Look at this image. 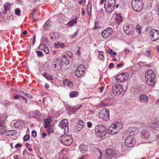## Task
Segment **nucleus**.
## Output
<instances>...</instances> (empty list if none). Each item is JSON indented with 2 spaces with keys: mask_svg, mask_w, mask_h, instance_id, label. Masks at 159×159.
<instances>
[{
  "mask_svg": "<svg viewBox=\"0 0 159 159\" xmlns=\"http://www.w3.org/2000/svg\"><path fill=\"white\" fill-rule=\"evenodd\" d=\"M95 131L96 135L99 138L105 137L107 132L106 127L102 125L96 126L95 128Z\"/></svg>",
  "mask_w": 159,
  "mask_h": 159,
  "instance_id": "obj_1",
  "label": "nucleus"
},
{
  "mask_svg": "<svg viewBox=\"0 0 159 159\" xmlns=\"http://www.w3.org/2000/svg\"><path fill=\"white\" fill-rule=\"evenodd\" d=\"M122 128V125L121 123L120 122H117L111 124L107 131L110 134H115L118 133Z\"/></svg>",
  "mask_w": 159,
  "mask_h": 159,
  "instance_id": "obj_2",
  "label": "nucleus"
},
{
  "mask_svg": "<svg viewBox=\"0 0 159 159\" xmlns=\"http://www.w3.org/2000/svg\"><path fill=\"white\" fill-rule=\"evenodd\" d=\"M115 5V0H106L104 5L105 11L107 13H111L114 9Z\"/></svg>",
  "mask_w": 159,
  "mask_h": 159,
  "instance_id": "obj_3",
  "label": "nucleus"
},
{
  "mask_svg": "<svg viewBox=\"0 0 159 159\" xmlns=\"http://www.w3.org/2000/svg\"><path fill=\"white\" fill-rule=\"evenodd\" d=\"M58 140L62 144L66 146L70 145L73 141L71 136L67 134L62 135L59 138Z\"/></svg>",
  "mask_w": 159,
  "mask_h": 159,
  "instance_id": "obj_4",
  "label": "nucleus"
},
{
  "mask_svg": "<svg viewBox=\"0 0 159 159\" xmlns=\"http://www.w3.org/2000/svg\"><path fill=\"white\" fill-rule=\"evenodd\" d=\"M132 5L134 10L136 11L140 12L143 9V3L142 0H133Z\"/></svg>",
  "mask_w": 159,
  "mask_h": 159,
  "instance_id": "obj_5",
  "label": "nucleus"
},
{
  "mask_svg": "<svg viewBox=\"0 0 159 159\" xmlns=\"http://www.w3.org/2000/svg\"><path fill=\"white\" fill-rule=\"evenodd\" d=\"M135 26L132 24L128 23H125L123 26V30L125 34L128 35H131L134 34Z\"/></svg>",
  "mask_w": 159,
  "mask_h": 159,
  "instance_id": "obj_6",
  "label": "nucleus"
},
{
  "mask_svg": "<svg viewBox=\"0 0 159 159\" xmlns=\"http://www.w3.org/2000/svg\"><path fill=\"white\" fill-rule=\"evenodd\" d=\"M99 116L104 120H109L110 119L109 110L107 108H104L100 110L99 112Z\"/></svg>",
  "mask_w": 159,
  "mask_h": 159,
  "instance_id": "obj_7",
  "label": "nucleus"
},
{
  "mask_svg": "<svg viewBox=\"0 0 159 159\" xmlns=\"http://www.w3.org/2000/svg\"><path fill=\"white\" fill-rule=\"evenodd\" d=\"M123 86L118 84L112 87V93L116 96H118L122 93L123 91Z\"/></svg>",
  "mask_w": 159,
  "mask_h": 159,
  "instance_id": "obj_8",
  "label": "nucleus"
},
{
  "mask_svg": "<svg viewBox=\"0 0 159 159\" xmlns=\"http://www.w3.org/2000/svg\"><path fill=\"white\" fill-rule=\"evenodd\" d=\"M125 143L128 147H131L135 145V140L132 136L129 135L125 139Z\"/></svg>",
  "mask_w": 159,
  "mask_h": 159,
  "instance_id": "obj_9",
  "label": "nucleus"
},
{
  "mask_svg": "<svg viewBox=\"0 0 159 159\" xmlns=\"http://www.w3.org/2000/svg\"><path fill=\"white\" fill-rule=\"evenodd\" d=\"M129 74L127 73H122L116 77V80L118 82H121L126 80L129 77Z\"/></svg>",
  "mask_w": 159,
  "mask_h": 159,
  "instance_id": "obj_10",
  "label": "nucleus"
},
{
  "mask_svg": "<svg viewBox=\"0 0 159 159\" xmlns=\"http://www.w3.org/2000/svg\"><path fill=\"white\" fill-rule=\"evenodd\" d=\"M59 126L64 130V133L66 134L68 131V122L66 119L62 120L58 125Z\"/></svg>",
  "mask_w": 159,
  "mask_h": 159,
  "instance_id": "obj_11",
  "label": "nucleus"
},
{
  "mask_svg": "<svg viewBox=\"0 0 159 159\" xmlns=\"http://www.w3.org/2000/svg\"><path fill=\"white\" fill-rule=\"evenodd\" d=\"M112 33V29L110 27L107 28L102 31L101 33V35L104 38L106 39L111 36Z\"/></svg>",
  "mask_w": 159,
  "mask_h": 159,
  "instance_id": "obj_12",
  "label": "nucleus"
},
{
  "mask_svg": "<svg viewBox=\"0 0 159 159\" xmlns=\"http://www.w3.org/2000/svg\"><path fill=\"white\" fill-rule=\"evenodd\" d=\"M85 70V67L83 65L79 66L75 71V75L78 77H80L83 74Z\"/></svg>",
  "mask_w": 159,
  "mask_h": 159,
  "instance_id": "obj_13",
  "label": "nucleus"
},
{
  "mask_svg": "<svg viewBox=\"0 0 159 159\" xmlns=\"http://www.w3.org/2000/svg\"><path fill=\"white\" fill-rule=\"evenodd\" d=\"M150 36L152 37V40L156 41L159 39V31L154 30H152L150 33Z\"/></svg>",
  "mask_w": 159,
  "mask_h": 159,
  "instance_id": "obj_14",
  "label": "nucleus"
},
{
  "mask_svg": "<svg viewBox=\"0 0 159 159\" xmlns=\"http://www.w3.org/2000/svg\"><path fill=\"white\" fill-rule=\"evenodd\" d=\"M106 156L109 158H112V157L116 155V153L112 149L110 148L107 149L106 151Z\"/></svg>",
  "mask_w": 159,
  "mask_h": 159,
  "instance_id": "obj_15",
  "label": "nucleus"
},
{
  "mask_svg": "<svg viewBox=\"0 0 159 159\" xmlns=\"http://www.w3.org/2000/svg\"><path fill=\"white\" fill-rule=\"evenodd\" d=\"M148 98L147 95L142 94L139 96V100L142 103H147L148 102Z\"/></svg>",
  "mask_w": 159,
  "mask_h": 159,
  "instance_id": "obj_16",
  "label": "nucleus"
},
{
  "mask_svg": "<svg viewBox=\"0 0 159 159\" xmlns=\"http://www.w3.org/2000/svg\"><path fill=\"white\" fill-rule=\"evenodd\" d=\"M150 127L154 129H157L159 128V121L156 120L151 122L149 124Z\"/></svg>",
  "mask_w": 159,
  "mask_h": 159,
  "instance_id": "obj_17",
  "label": "nucleus"
},
{
  "mask_svg": "<svg viewBox=\"0 0 159 159\" xmlns=\"http://www.w3.org/2000/svg\"><path fill=\"white\" fill-rule=\"evenodd\" d=\"M141 137L143 139H148L149 136V134L147 130L145 129L141 131L140 132Z\"/></svg>",
  "mask_w": 159,
  "mask_h": 159,
  "instance_id": "obj_18",
  "label": "nucleus"
},
{
  "mask_svg": "<svg viewBox=\"0 0 159 159\" xmlns=\"http://www.w3.org/2000/svg\"><path fill=\"white\" fill-rule=\"evenodd\" d=\"M52 68L54 71H60L61 68V65L59 63H54L52 64Z\"/></svg>",
  "mask_w": 159,
  "mask_h": 159,
  "instance_id": "obj_19",
  "label": "nucleus"
},
{
  "mask_svg": "<svg viewBox=\"0 0 159 159\" xmlns=\"http://www.w3.org/2000/svg\"><path fill=\"white\" fill-rule=\"evenodd\" d=\"M146 83L149 86H153L155 84V79H147Z\"/></svg>",
  "mask_w": 159,
  "mask_h": 159,
  "instance_id": "obj_20",
  "label": "nucleus"
},
{
  "mask_svg": "<svg viewBox=\"0 0 159 159\" xmlns=\"http://www.w3.org/2000/svg\"><path fill=\"white\" fill-rule=\"evenodd\" d=\"M50 35L51 39L54 41L56 40L59 37L58 33L56 32L50 33Z\"/></svg>",
  "mask_w": 159,
  "mask_h": 159,
  "instance_id": "obj_21",
  "label": "nucleus"
},
{
  "mask_svg": "<svg viewBox=\"0 0 159 159\" xmlns=\"http://www.w3.org/2000/svg\"><path fill=\"white\" fill-rule=\"evenodd\" d=\"M54 47L55 48H58L60 47L61 48H64L65 47V45L63 43L57 42L55 43Z\"/></svg>",
  "mask_w": 159,
  "mask_h": 159,
  "instance_id": "obj_22",
  "label": "nucleus"
},
{
  "mask_svg": "<svg viewBox=\"0 0 159 159\" xmlns=\"http://www.w3.org/2000/svg\"><path fill=\"white\" fill-rule=\"evenodd\" d=\"M77 17L76 16L75 19L71 20L69 21L67 24L66 25L68 26L69 27L73 26L74 24L77 23Z\"/></svg>",
  "mask_w": 159,
  "mask_h": 159,
  "instance_id": "obj_23",
  "label": "nucleus"
},
{
  "mask_svg": "<svg viewBox=\"0 0 159 159\" xmlns=\"http://www.w3.org/2000/svg\"><path fill=\"white\" fill-rule=\"evenodd\" d=\"M135 130V129L134 127L129 128L127 130L126 133L128 134H129V135L132 136L134 134V132Z\"/></svg>",
  "mask_w": 159,
  "mask_h": 159,
  "instance_id": "obj_24",
  "label": "nucleus"
},
{
  "mask_svg": "<svg viewBox=\"0 0 159 159\" xmlns=\"http://www.w3.org/2000/svg\"><path fill=\"white\" fill-rule=\"evenodd\" d=\"M123 20V17L120 15H117V17L115 18V21L116 24H119L121 23Z\"/></svg>",
  "mask_w": 159,
  "mask_h": 159,
  "instance_id": "obj_25",
  "label": "nucleus"
},
{
  "mask_svg": "<svg viewBox=\"0 0 159 159\" xmlns=\"http://www.w3.org/2000/svg\"><path fill=\"white\" fill-rule=\"evenodd\" d=\"M43 121L45 124L44 125V127L45 128H47L48 127H50V125L51 123L49 119H45L43 120Z\"/></svg>",
  "mask_w": 159,
  "mask_h": 159,
  "instance_id": "obj_26",
  "label": "nucleus"
},
{
  "mask_svg": "<svg viewBox=\"0 0 159 159\" xmlns=\"http://www.w3.org/2000/svg\"><path fill=\"white\" fill-rule=\"evenodd\" d=\"M6 130L5 127L2 124L0 123V134H4Z\"/></svg>",
  "mask_w": 159,
  "mask_h": 159,
  "instance_id": "obj_27",
  "label": "nucleus"
},
{
  "mask_svg": "<svg viewBox=\"0 0 159 159\" xmlns=\"http://www.w3.org/2000/svg\"><path fill=\"white\" fill-rule=\"evenodd\" d=\"M78 95V93L76 91L71 92L69 94L70 98L75 97Z\"/></svg>",
  "mask_w": 159,
  "mask_h": 159,
  "instance_id": "obj_28",
  "label": "nucleus"
},
{
  "mask_svg": "<svg viewBox=\"0 0 159 159\" xmlns=\"http://www.w3.org/2000/svg\"><path fill=\"white\" fill-rule=\"evenodd\" d=\"M91 8L92 5L91 4H88L87 6V11L88 14L90 16L91 14Z\"/></svg>",
  "mask_w": 159,
  "mask_h": 159,
  "instance_id": "obj_29",
  "label": "nucleus"
},
{
  "mask_svg": "<svg viewBox=\"0 0 159 159\" xmlns=\"http://www.w3.org/2000/svg\"><path fill=\"white\" fill-rule=\"evenodd\" d=\"M82 106L81 105H77L76 106H74L72 108V111L75 112L76 111L78 110Z\"/></svg>",
  "mask_w": 159,
  "mask_h": 159,
  "instance_id": "obj_30",
  "label": "nucleus"
},
{
  "mask_svg": "<svg viewBox=\"0 0 159 159\" xmlns=\"http://www.w3.org/2000/svg\"><path fill=\"white\" fill-rule=\"evenodd\" d=\"M43 75L48 80H52L53 79L51 75H50L46 73H44L43 74Z\"/></svg>",
  "mask_w": 159,
  "mask_h": 159,
  "instance_id": "obj_31",
  "label": "nucleus"
},
{
  "mask_svg": "<svg viewBox=\"0 0 159 159\" xmlns=\"http://www.w3.org/2000/svg\"><path fill=\"white\" fill-rule=\"evenodd\" d=\"M80 151L83 152H85L87 150L88 148L86 145H81L80 146Z\"/></svg>",
  "mask_w": 159,
  "mask_h": 159,
  "instance_id": "obj_32",
  "label": "nucleus"
},
{
  "mask_svg": "<svg viewBox=\"0 0 159 159\" xmlns=\"http://www.w3.org/2000/svg\"><path fill=\"white\" fill-rule=\"evenodd\" d=\"M145 77L146 79H147L151 78L155 79L156 78V76L154 73L153 72V74H149V75H145Z\"/></svg>",
  "mask_w": 159,
  "mask_h": 159,
  "instance_id": "obj_33",
  "label": "nucleus"
},
{
  "mask_svg": "<svg viewBox=\"0 0 159 159\" xmlns=\"http://www.w3.org/2000/svg\"><path fill=\"white\" fill-rule=\"evenodd\" d=\"M142 27L139 25H137L136 27V31L139 34H140L141 33Z\"/></svg>",
  "mask_w": 159,
  "mask_h": 159,
  "instance_id": "obj_34",
  "label": "nucleus"
},
{
  "mask_svg": "<svg viewBox=\"0 0 159 159\" xmlns=\"http://www.w3.org/2000/svg\"><path fill=\"white\" fill-rule=\"evenodd\" d=\"M51 127L50 126V127H48L47 128H46L48 135H50L52 133H53V129L51 128Z\"/></svg>",
  "mask_w": 159,
  "mask_h": 159,
  "instance_id": "obj_35",
  "label": "nucleus"
},
{
  "mask_svg": "<svg viewBox=\"0 0 159 159\" xmlns=\"http://www.w3.org/2000/svg\"><path fill=\"white\" fill-rule=\"evenodd\" d=\"M107 51H108L109 54L111 55L112 54L114 55H116V52L115 51H114L111 49H110L109 50H108Z\"/></svg>",
  "mask_w": 159,
  "mask_h": 159,
  "instance_id": "obj_36",
  "label": "nucleus"
},
{
  "mask_svg": "<svg viewBox=\"0 0 159 159\" xmlns=\"http://www.w3.org/2000/svg\"><path fill=\"white\" fill-rule=\"evenodd\" d=\"M30 135H26L23 138V140L25 142H26L30 139Z\"/></svg>",
  "mask_w": 159,
  "mask_h": 159,
  "instance_id": "obj_37",
  "label": "nucleus"
},
{
  "mask_svg": "<svg viewBox=\"0 0 159 159\" xmlns=\"http://www.w3.org/2000/svg\"><path fill=\"white\" fill-rule=\"evenodd\" d=\"M78 125H81V127H84L85 126L84 123L83 121L81 120H80L77 124Z\"/></svg>",
  "mask_w": 159,
  "mask_h": 159,
  "instance_id": "obj_38",
  "label": "nucleus"
},
{
  "mask_svg": "<svg viewBox=\"0 0 159 159\" xmlns=\"http://www.w3.org/2000/svg\"><path fill=\"white\" fill-rule=\"evenodd\" d=\"M21 11L20 9H16L15 11V14L17 16H20V13Z\"/></svg>",
  "mask_w": 159,
  "mask_h": 159,
  "instance_id": "obj_39",
  "label": "nucleus"
},
{
  "mask_svg": "<svg viewBox=\"0 0 159 159\" xmlns=\"http://www.w3.org/2000/svg\"><path fill=\"white\" fill-rule=\"evenodd\" d=\"M36 53L37 54V56L39 57H40L43 55V53L42 52L40 51H37Z\"/></svg>",
  "mask_w": 159,
  "mask_h": 159,
  "instance_id": "obj_40",
  "label": "nucleus"
},
{
  "mask_svg": "<svg viewBox=\"0 0 159 159\" xmlns=\"http://www.w3.org/2000/svg\"><path fill=\"white\" fill-rule=\"evenodd\" d=\"M46 46V45L44 44H41L39 46V50H43L44 48H45V47Z\"/></svg>",
  "mask_w": 159,
  "mask_h": 159,
  "instance_id": "obj_41",
  "label": "nucleus"
},
{
  "mask_svg": "<svg viewBox=\"0 0 159 159\" xmlns=\"http://www.w3.org/2000/svg\"><path fill=\"white\" fill-rule=\"evenodd\" d=\"M78 31H77L75 33H74L73 35H71L69 36V37L71 39H73L78 34Z\"/></svg>",
  "mask_w": 159,
  "mask_h": 159,
  "instance_id": "obj_42",
  "label": "nucleus"
},
{
  "mask_svg": "<svg viewBox=\"0 0 159 159\" xmlns=\"http://www.w3.org/2000/svg\"><path fill=\"white\" fill-rule=\"evenodd\" d=\"M13 96L15 99L17 100L18 99L19 100H20V98H21L22 97V96H19L18 95H14Z\"/></svg>",
  "mask_w": 159,
  "mask_h": 159,
  "instance_id": "obj_43",
  "label": "nucleus"
},
{
  "mask_svg": "<svg viewBox=\"0 0 159 159\" xmlns=\"http://www.w3.org/2000/svg\"><path fill=\"white\" fill-rule=\"evenodd\" d=\"M43 51L46 54H48L49 53V48L46 46L45 47V48H44Z\"/></svg>",
  "mask_w": 159,
  "mask_h": 159,
  "instance_id": "obj_44",
  "label": "nucleus"
},
{
  "mask_svg": "<svg viewBox=\"0 0 159 159\" xmlns=\"http://www.w3.org/2000/svg\"><path fill=\"white\" fill-rule=\"evenodd\" d=\"M66 81L67 82V84L68 87H72L73 86V84L71 81L68 82V80L67 79Z\"/></svg>",
  "mask_w": 159,
  "mask_h": 159,
  "instance_id": "obj_45",
  "label": "nucleus"
},
{
  "mask_svg": "<svg viewBox=\"0 0 159 159\" xmlns=\"http://www.w3.org/2000/svg\"><path fill=\"white\" fill-rule=\"evenodd\" d=\"M4 9L3 10V12L4 14H6L7 12V10H8L9 9L8 8V5L7 6L6 5H5V4L4 5Z\"/></svg>",
  "mask_w": 159,
  "mask_h": 159,
  "instance_id": "obj_46",
  "label": "nucleus"
},
{
  "mask_svg": "<svg viewBox=\"0 0 159 159\" xmlns=\"http://www.w3.org/2000/svg\"><path fill=\"white\" fill-rule=\"evenodd\" d=\"M154 72L152 70H147V71L145 73V75H149V74H153V73Z\"/></svg>",
  "mask_w": 159,
  "mask_h": 159,
  "instance_id": "obj_47",
  "label": "nucleus"
},
{
  "mask_svg": "<svg viewBox=\"0 0 159 159\" xmlns=\"http://www.w3.org/2000/svg\"><path fill=\"white\" fill-rule=\"evenodd\" d=\"M5 132L6 134L7 135L9 136H12V134H11V132L10 130H8L7 131L6 130Z\"/></svg>",
  "mask_w": 159,
  "mask_h": 159,
  "instance_id": "obj_48",
  "label": "nucleus"
},
{
  "mask_svg": "<svg viewBox=\"0 0 159 159\" xmlns=\"http://www.w3.org/2000/svg\"><path fill=\"white\" fill-rule=\"evenodd\" d=\"M32 135L34 137H36L37 136V132L36 130H34L32 131Z\"/></svg>",
  "mask_w": 159,
  "mask_h": 159,
  "instance_id": "obj_49",
  "label": "nucleus"
},
{
  "mask_svg": "<svg viewBox=\"0 0 159 159\" xmlns=\"http://www.w3.org/2000/svg\"><path fill=\"white\" fill-rule=\"evenodd\" d=\"M21 98L25 101V105L28 104V102L26 98L22 96Z\"/></svg>",
  "mask_w": 159,
  "mask_h": 159,
  "instance_id": "obj_50",
  "label": "nucleus"
},
{
  "mask_svg": "<svg viewBox=\"0 0 159 159\" xmlns=\"http://www.w3.org/2000/svg\"><path fill=\"white\" fill-rule=\"evenodd\" d=\"M87 126L88 128H91L92 126V124L90 121H88L87 122Z\"/></svg>",
  "mask_w": 159,
  "mask_h": 159,
  "instance_id": "obj_51",
  "label": "nucleus"
},
{
  "mask_svg": "<svg viewBox=\"0 0 159 159\" xmlns=\"http://www.w3.org/2000/svg\"><path fill=\"white\" fill-rule=\"evenodd\" d=\"M84 127H81V125H78V124L76 126V128L77 129V131H79L80 130H81L82 128H83Z\"/></svg>",
  "mask_w": 159,
  "mask_h": 159,
  "instance_id": "obj_52",
  "label": "nucleus"
},
{
  "mask_svg": "<svg viewBox=\"0 0 159 159\" xmlns=\"http://www.w3.org/2000/svg\"><path fill=\"white\" fill-rule=\"evenodd\" d=\"M50 25L49 24V21H47L46 22H45V24L44 25V27L47 28H48V27H47L46 26H49Z\"/></svg>",
  "mask_w": 159,
  "mask_h": 159,
  "instance_id": "obj_53",
  "label": "nucleus"
},
{
  "mask_svg": "<svg viewBox=\"0 0 159 159\" xmlns=\"http://www.w3.org/2000/svg\"><path fill=\"white\" fill-rule=\"evenodd\" d=\"M88 157V156L87 155H84L81 156L80 158L78 159H86Z\"/></svg>",
  "mask_w": 159,
  "mask_h": 159,
  "instance_id": "obj_54",
  "label": "nucleus"
},
{
  "mask_svg": "<svg viewBox=\"0 0 159 159\" xmlns=\"http://www.w3.org/2000/svg\"><path fill=\"white\" fill-rule=\"evenodd\" d=\"M130 51V50H129L128 48H126L125 49L124 52L125 54H128L129 53Z\"/></svg>",
  "mask_w": 159,
  "mask_h": 159,
  "instance_id": "obj_55",
  "label": "nucleus"
},
{
  "mask_svg": "<svg viewBox=\"0 0 159 159\" xmlns=\"http://www.w3.org/2000/svg\"><path fill=\"white\" fill-rule=\"evenodd\" d=\"M66 58V56L65 55H63L61 58V60L62 61L64 62Z\"/></svg>",
  "mask_w": 159,
  "mask_h": 159,
  "instance_id": "obj_56",
  "label": "nucleus"
},
{
  "mask_svg": "<svg viewBox=\"0 0 159 159\" xmlns=\"http://www.w3.org/2000/svg\"><path fill=\"white\" fill-rule=\"evenodd\" d=\"M98 57L99 59L101 60H102L104 57L103 55L101 54H99L98 56Z\"/></svg>",
  "mask_w": 159,
  "mask_h": 159,
  "instance_id": "obj_57",
  "label": "nucleus"
},
{
  "mask_svg": "<svg viewBox=\"0 0 159 159\" xmlns=\"http://www.w3.org/2000/svg\"><path fill=\"white\" fill-rule=\"evenodd\" d=\"M22 146V145L20 143H19L17 144H16L15 147V148H17L19 147H21Z\"/></svg>",
  "mask_w": 159,
  "mask_h": 159,
  "instance_id": "obj_58",
  "label": "nucleus"
},
{
  "mask_svg": "<svg viewBox=\"0 0 159 159\" xmlns=\"http://www.w3.org/2000/svg\"><path fill=\"white\" fill-rule=\"evenodd\" d=\"M25 95L27 97L29 98H32V96L30 94L28 93H24Z\"/></svg>",
  "mask_w": 159,
  "mask_h": 159,
  "instance_id": "obj_59",
  "label": "nucleus"
},
{
  "mask_svg": "<svg viewBox=\"0 0 159 159\" xmlns=\"http://www.w3.org/2000/svg\"><path fill=\"white\" fill-rule=\"evenodd\" d=\"M14 126L18 128L20 127V124L18 122H16L14 124Z\"/></svg>",
  "mask_w": 159,
  "mask_h": 159,
  "instance_id": "obj_60",
  "label": "nucleus"
},
{
  "mask_svg": "<svg viewBox=\"0 0 159 159\" xmlns=\"http://www.w3.org/2000/svg\"><path fill=\"white\" fill-rule=\"evenodd\" d=\"M114 64L112 63H111L110 65H109V68L110 69H112L114 67Z\"/></svg>",
  "mask_w": 159,
  "mask_h": 159,
  "instance_id": "obj_61",
  "label": "nucleus"
},
{
  "mask_svg": "<svg viewBox=\"0 0 159 159\" xmlns=\"http://www.w3.org/2000/svg\"><path fill=\"white\" fill-rule=\"evenodd\" d=\"M11 134H12V136H13L16 133V131L14 130H10Z\"/></svg>",
  "mask_w": 159,
  "mask_h": 159,
  "instance_id": "obj_62",
  "label": "nucleus"
},
{
  "mask_svg": "<svg viewBox=\"0 0 159 159\" xmlns=\"http://www.w3.org/2000/svg\"><path fill=\"white\" fill-rule=\"evenodd\" d=\"M35 39H36V36H35V35H34V37H33V39L32 44H33V45H34L35 43Z\"/></svg>",
  "mask_w": 159,
  "mask_h": 159,
  "instance_id": "obj_63",
  "label": "nucleus"
},
{
  "mask_svg": "<svg viewBox=\"0 0 159 159\" xmlns=\"http://www.w3.org/2000/svg\"><path fill=\"white\" fill-rule=\"evenodd\" d=\"M104 89V87L103 86H101V87L99 88V91H100L102 93V92L103 90Z\"/></svg>",
  "mask_w": 159,
  "mask_h": 159,
  "instance_id": "obj_64",
  "label": "nucleus"
}]
</instances>
